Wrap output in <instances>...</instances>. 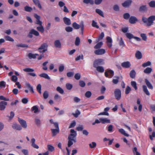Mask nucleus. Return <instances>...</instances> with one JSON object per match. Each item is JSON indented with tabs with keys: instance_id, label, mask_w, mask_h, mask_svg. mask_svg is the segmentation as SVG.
Segmentation results:
<instances>
[{
	"instance_id": "33",
	"label": "nucleus",
	"mask_w": 155,
	"mask_h": 155,
	"mask_svg": "<svg viewBox=\"0 0 155 155\" xmlns=\"http://www.w3.org/2000/svg\"><path fill=\"white\" fill-rule=\"evenodd\" d=\"M136 72L134 70H132L130 72V77L132 78H134L136 75Z\"/></svg>"
},
{
	"instance_id": "48",
	"label": "nucleus",
	"mask_w": 155,
	"mask_h": 155,
	"mask_svg": "<svg viewBox=\"0 0 155 155\" xmlns=\"http://www.w3.org/2000/svg\"><path fill=\"white\" fill-rule=\"evenodd\" d=\"M131 90V88L129 86H127L125 90V93L126 94L129 93Z\"/></svg>"
},
{
	"instance_id": "32",
	"label": "nucleus",
	"mask_w": 155,
	"mask_h": 155,
	"mask_svg": "<svg viewBox=\"0 0 155 155\" xmlns=\"http://www.w3.org/2000/svg\"><path fill=\"white\" fill-rule=\"evenodd\" d=\"M83 2L86 4L90 3V4L93 5L94 4V0H83Z\"/></svg>"
},
{
	"instance_id": "11",
	"label": "nucleus",
	"mask_w": 155,
	"mask_h": 155,
	"mask_svg": "<svg viewBox=\"0 0 155 155\" xmlns=\"http://www.w3.org/2000/svg\"><path fill=\"white\" fill-rule=\"evenodd\" d=\"M18 121L20 124L24 128H26L27 127V125L25 121L18 118Z\"/></svg>"
},
{
	"instance_id": "30",
	"label": "nucleus",
	"mask_w": 155,
	"mask_h": 155,
	"mask_svg": "<svg viewBox=\"0 0 155 155\" xmlns=\"http://www.w3.org/2000/svg\"><path fill=\"white\" fill-rule=\"evenodd\" d=\"M152 71V69L150 68H147L145 70H144L143 72H144L147 74H150Z\"/></svg>"
},
{
	"instance_id": "53",
	"label": "nucleus",
	"mask_w": 155,
	"mask_h": 155,
	"mask_svg": "<svg viewBox=\"0 0 155 155\" xmlns=\"http://www.w3.org/2000/svg\"><path fill=\"white\" fill-rule=\"evenodd\" d=\"M5 38L6 40L7 41L12 42H13L14 41V39L12 38L11 37L8 36H5Z\"/></svg>"
},
{
	"instance_id": "37",
	"label": "nucleus",
	"mask_w": 155,
	"mask_h": 155,
	"mask_svg": "<svg viewBox=\"0 0 155 155\" xmlns=\"http://www.w3.org/2000/svg\"><path fill=\"white\" fill-rule=\"evenodd\" d=\"M31 110L32 111H34V113H37L38 110V107L37 106L35 105L33 106L31 108Z\"/></svg>"
},
{
	"instance_id": "41",
	"label": "nucleus",
	"mask_w": 155,
	"mask_h": 155,
	"mask_svg": "<svg viewBox=\"0 0 155 155\" xmlns=\"http://www.w3.org/2000/svg\"><path fill=\"white\" fill-rule=\"evenodd\" d=\"M149 6L151 8H155V1H152L149 3Z\"/></svg>"
},
{
	"instance_id": "45",
	"label": "nucleus",
	"mask_w": 155,
	"mask_h": 155,
	"mask_svg": "<svg viewBox=\"0 0 155 155\" xmlns=\"http://www.w3.org/2000/svg\"><path fill=\"white\" fill-rule=\"evenodd\" d=\"M80 39L79 37H76L75 42V44L76 46H78L80 44Z\"/></svg>"
},
{
	"instance_id": "39",
	"label": "nucleus",
	"mask_w": 155,
	"mask_h": 155,
	"mask_svg": "<svg viewBox=\"0 0 155 155\" xmlns=\"http://www.w3.org/2000/svg\"><path fill=\"white\" fill-rule=\"evenodd\" d=\"M125 35L127 38L130 39L133 38L134 37L133 35L129 33H127Z\"/></svg>"
},
{
	"instance_id": "34",
	"label": "nucleus",
	"mask_w": 155,
	"mask_h": 155,
	"mask_svg": "<svg viewBox=\"0 0 155 155\" xmlns=\"http://www.w3.org/2000/svg\"><path fill=\"white\" fill-rule=\"evenodd\" d=\"M119 132L124 135L126 136H129V135L126 133L125 130L123 129H120L119 130Z\"/></svg>"
},
{
	"instance_id": "52",
	"label": "nucleus",
	"mask_w": 155,
	"mask_h": 155,
	"mask_svg": "<svg viewBox=\"0 0 155 155\" xmlns=\"http://www.w3.org/2000/svg\"><path fill=\"white\" fill-rule=\"evenodd\" d=\"M92 94L91 93L90 91H87L85 94V97L87 98H90Z\"/></svg>"
},
{
	"instance_id": "1",
	"label": "nucleus",
	"mask_w": 155,
	"mask_h": 155,
	"mask_svg": "<svg viewBox=\"0 0 155 155\" xmlns=\"http://www.w3.org/2000/svg\"><path fill=\"white\" fill-rule=\"evenodd\" d=\"M142 20L143 22L145 24L146 26L150 27L153 25V21L155 20V16H151L148 18L143 16L142 18Z\"/></svg>"
},
{
	"instance_id": "51",
	"label": "nucleus",
	"mask_w": 155,
	"mask_h": 155,
	"mask_svg": "<svg viewBox=\"0 0 155 155\" xmlns=\"http://www.w3.org/2000/svg\"><path fill=\"white\" fill-rule=\"evenodd\" d=\"M64 69V66L63 64L60 65L58 68L59 71L60 72H62Z\"/></svg>"
},
{
	"instance_id": "4",
	"label": "nucleus",
	"mask_w": 155,
	"mask_h": 155,
	"mask_svg": "<svg viewBox=\"0 0 155 155\" xmlns=\"http://www.w3.org/2000/svg\"><path fill=\"white\" fill-rule=\"evenodd\" d=\"M104 64V60L102 59H98L95 60L93 63V67L96 68L98 65Z\"/></svg>"
},
{
	"instance_id": "22",
	"label": "nucleus",
	"mask_w": 155,
	"mask_h": 155,
	"mask_svg": "<svg viewBox=\"0 0 155 155\" xmlns=\"http://www.w3.org/2000/svg\"><path fill=\"white\" fill-rule=\"evenodd\" d=\"M35 4L40 9L42 8V6L39 0H32Z\"/></svg>"
},
{
	"instance_id": "58",
	"label": "nucleus",
	"mask_w": 155,
	"mask_h": 155,
	"mask_svg": "<svg viewBox=\"0 0 155 155\" xmlns=\"http://www.w3.org/2000/svg\"><path fill=\"white\" fill-rule=\"evenodd\" d=\"M92 25L93 27H95L97 28H99V26L97 25V23L93 20L92 22Z\"/></svg>"
},
{
	"instance_id": "13",
	"label": "nucleus",
	"mask_w": 155,
	"mask_h": 155,
	"mask_svg": "<svg viewBox=\"0 0 155 155\" xmlns=\"http://www.w3.org/2000/svg\"><path fill=\"white\" fill-rule=\"evenodd\" d=\"M145 82L147 86L149 89L152 90L153 89V85L148 79H145Z\"/></svg>"
},
{
	"instance_id": "5",
	"label": "nucleus",
	"mask_w": 155,
	"mask_h": 155,
	"mask_svg": "<svg viewBox=\"0 0 155 155\" xmlns=\"http://www.w3.org/2000/svg\"><path fill=\"white\" fill-rule=\"evenodd\" d=\"M48 45L46 43H44L41 45L38 48L39 51L41 53H43L47 51Z\"/></svg>"
},
{
	"instance_id": "31",
	"label": "nucleus",
	"mask_w": 155,
	"mask_h": 155,
	"mask_svg": "<svg viewBox=\"0 0 155 155\" xmlns=\"http://www.w3.org/2000/svg\"><path fill=\"white\" fill-rule=\"evenodd\" d=\"M95 68H96L97 70L99 72L103 73L104 71V68L102 66H98Z\"/></svg>"
},
{
	"instance_id": "35",
	"label": "nucleus",
	"mask_w": 155,
	"mask_h": 155,
	"mask_svg": "<svg viewBox=\"0 0 155 155\" xmlns=\"http://www.w3.org/2000/svg\"><path fill=\"white\" fill-rule=\"evenodd\" d=\"M103 43L102 42H100L98 43L95 46H94L95 49H98L100 48L103 45Z\"/></svg>"
},
{
	"instance_id": "12",
	"label": "nucleus",
	"mask_w": 155,
	"mask_h": 155,
	"mask_svg": "<svg viewBox=\"0 0 155 155\" xmlns=\"http://www.w3.org/2000/svg\"><path fill=\"white\" fill-rule=\"evenodd\" d=\"M7 104V103L5 101H2L0 102V110H4L5 108V106Z\"/></svg>"
},
{
	"instance_id": "61",
	"label": "nucleus",
	"mask_w": 155,
	"mask_h": 155,
	"mask_svg": "<svg viewBox=\"0 0 155 155\" xmlns=\"http://www.w3.org/2000/svg\"><path fill=\"white\" fill-rule=\"evenodd\" d=\"M79 84L81 87H84L85 85V83L83 81H79Z\"/></svg>"
},
{
	"instance_id": "62",
	"label": "nucleus",
	"mask_w": 155,
	"mask_h": 155,
	"mask_svg": "<svg viewBox=\"0 0 155 155\" xmlns=\"http://www.w3.org/2000/svg\"><path fill=\"white\" fill-rule=\"evenodd\" d=\"M81 77L80 74L79 73H77L74 75V78L77 80H79Z\"/></svg>"
},
{
	"instance_id": "49",
	"label": "nucleus",
	"mask_w": 155,
	"mask_h": 155,
	"mask_svg": "<svg viewBox=\"0 0 155 155\" xmlns=\"http://www.w3.org/2000/svg\"><path fill=\"white\" fill-rule=\"evenodd\" d=\"M151 64V63L149 61H148L146 63H145L143 64L142 65V66L143 67L145 68L147 67V66H150Z\"/></svg>"
},
{
	"instance_id": "64",
	"label": "nucleus",
	"mask_w": 155,
	"mask_h": 155,
	"mask_svg": "<svg viewBox=\"0 0 155 155\" xmlns=\"http://www.w3.org/2000/svg\"><path fill=\"white\" fill-rule=\"evenodd\" d=\"M130 17V15L128 13H126L124 14L123 15L124 18L126 19H128Z\"/></svg>"
},
{
	"instance_id": "16",
	"label": "nucleus",
	"mask_w": 155,
	"mask_h": 155,
	"mask_svg": "<svg viewBox=\"0 0 155 155\" xmlns=\"http://www.w3.org/2000/svg\"><path fill=\"white\" fill-rule=\"evenodd\" d=\"M137 21V19L134 16H131L130 18L129 19V21L131 24H134L136 23V21Z\"/></svg>"
},
{
	"instance_id": "21",
	"label": "nucleus",
	"mask_w": 155,
	"mask_h": 155,
	"mask_svg": "<svg viewBox=\"0 0 155 155\" xmlns=\"http://www.w3.org/2000/svg\"><path fill=\"white\" fill-rule=\"evenodd\" d=\"M143 90L144 93L147 95L149 96L150 93L148 91L147 87L145 85H143L142 86Z\"/></svg>"
},
{
	"instance_id": "36",
	"label": "nucleus",
	"mask_w": 155,
	"mask_h": 155,
	"mask_svg": "<svg viewBox=\"0 0 155 155\" xmlns=\"http://www.w3.org/2000/svg\"><path fill=\"white\" fill-rule=\"evenodd\" d=\"M56 90L61 94H63L64 93L63 90L60 87H57Z\"/></svg>"
},
{
	"instance_id": "20",
	"label": "nucleus",
	"mask_w": 155,
	"mask_h": 155,
	"mask_svg": "<svg viewBox=\"0 0 155 155\" xmlns=\"http://www.w3.org/2000/svg\"><path fill=\"white\" fill-rule=\"evenodd\" d=\"M147 8L146 5H143L141 6L139 8V11L141 12H144L147 11Z\"/></svg>"
},
{
	"instance_id": "50",
	"label": "nucleus",
	"mask_w": 155,
	"mask_h": 155,
	"mask_svg": "<svg viewBox=\"0 0 155 155\" xmlns=\"http://www.w3.org/2000/svg\"><path fill=\"white\" fill-rule=\"evenodd\" d=\"M119 45L120 46H122V47H124L125 46V45L123 41V40L122 38H120V40L119 41Z\"/></svg>"
},
{
	"instance_id": "40",
	"label": "nucleus",
	"mask_w": 155,
	"mask_h": 155,
	"mask_svg": "<svg viewBox=\"0 0 155 155\" xmlns=\"http://www.w3.org/2000/svg\"><path fill=\"white\" fill-rule=\"evenodd\" d=\"M31 31L32 34L36 36H38L39 35V32L35 30L34 29H31Z\"/></svg>"
},
{
	"instance_id": "46",
	"label": "nucleus",
	"mask_w": 155,
	"mask_h": 155,
	"mask_svg": "<svg viewBox=\"0 0 155 155\" xmlns=\"http://www.w3.org/2000/svg\"><path fill=\"white\" fill-rule=\"evenodd\" d=\"M72 85L70 83H67L66 84V87L68 90H71L72 88Z\"/></svg>"
},
{
	"instance_id": "28",
	"label": "nucleus",
	"mask_w": 155,
	"mask_h": 155,
	"mask_svg": "<svg viewBox=\"0 0 155 155\" xmlns=\"http://www.w3.org/2000/svg\"><path fill=\"white\" fill-rule=\"evenodd\" d=\"M39 54H33L31 53H29L28 54V57L30 59L32 58L35 59L36 58V56H38Z\"/></svg>"
},
{
	"instance_id": "26",
	"label": "nucleus",
	"mask_w": 155,
	"mask_h": 155,
	"mask_svg": "<svg viewBox=\"0 0 155 155\" xmlns=\"http://www.w3.org/2000/svg\"><path fill=\"white\" fill-rule=\"evenodd\" d=\"M135 57L138 59L141 58L142 55L141 53L139 51H137L135 54Z\"/></svg>"
},
{
	"instance_id": "6",
	"label": "nucleus",
	"mask_w": 155,
	"mask_h": 155,
	"mask_svg": "<svg viewBox=\"0 0 155 155\" xmlns=\"http://www.w3.org/2000/svg\"><path fill=\"white\" fill-rule=\"evenodd\" d=\"M114 94L115 98L117 100L120 99L121 97V92L119 89H116L114 91Z\"/></svg>"
},
{
	"instance_id": "57",
	"label": "nucleus",
	"mask_w": 155,
	"mask_h": 155,
	"mask_svg": "<svg viewBox=\"0 0 155 155\" xmlns=\"http://www.w3.org/2000/svg\"><path fill=\"white\" fill-rule=\"evenodd\" d=\"M23 71L26 72H31L34 71V70L32 68H26L23 69Z\"/></svg>"
},
{
	"instance_id": "38",
	"label": "nucleus",
	"mask_w": 155,
	"mask_h": 155,
	"mask_svg": "<svg viewBox=\"0 0 155 155\" xmlns=\"http://www.w3.org/2000/svg\"><path fill=\"white\" fill-rule=\"evenodd\" d=\"M131 86L134 88V89L136 90L137 87V83L135 81H132L131 82Z\"/></svg>"
},
{
	"instance_id": "29",
	"label": "nucleus",
	"mask_w": 155,
	"mask_h": 155,
	"mask_svg": "<svg viewBox=\"0 0 155 155\" xmlns=\"http://www.w3.org/2000/svg\"><path fill=\"white\" fill-rule=\"evenodd\" d=\"M95 12L100 16L102 17H104V13L101 10L97 8L95 10Z\"/></svg>"
},
{
	"instance_id": "24",
	"label": "nucleus",
	"mask_w": 155,
	"mask_h": 155,
	"mask_svg": "<svg viewBox=\"0 0 155 155\" xmlns=\"http://www.w3.org/2000/svg\"><path fill=\"white\" fill-rule=\"evenodd\" d=\"M100 120L101 122L103 124L105 123H110V120L107 119L106 118H100Z\"/></svg>"
},
{
	"instance_id": "55",
	"label": "nucleus",
	"mask_w": 155,
	"mask_h": 155,
	"mask_svg": "<svg viewBox=\"0 0 155 155\" xmlns=\"http://www.w3.org/2000/svg\"><path fill=\"white\" fill-rule=\"evenodd\" d=\"M48 150L51 152H52L54 150V147L51 145H48Z\"/></svg>"
},
{
	"instance_id": "18",
	"label": "nucleus",
	"mask_w": 155,
	"mask_h": 155,
	"mask_svg": "<svg viewBox=\"0 0 155 155\" xmlns=\"http://www.w3.org/2000/svg\"><path fill=\"white\" fill-rule=\"evenodd\" d=\"M63 21L64 23L67 25H70L71 24L70 19L66 17H64L63 18Z\"/></svg>"
},
{
	"instance_id": "27",
	"label": "nucleus",
	"mask_w": 155,
	"mask_h": 155,
	"mask_svg": "<svg viewBox=\"0 0 155 155\" xmlns=\"http://www.w3.org/2000/svg\"><path fill=\"white\" fill-rule=\"evenodd\" d=\"M51 131L53 136H55L59 132V129H51Z\"/></svg>"
},
{
	"instance_id": "14",
	"label": "nucleus",
	"mask_w": 155,
	"mask_h": 155,
	"mask_svg": "<svg viewBox=\"0 0 155 155\" xmlns=\"http://www.w3.org/2000/svg\"><path fill=\"white\" fill-rule=\"evenodd\" d=\"M68 147H70L73 144V142H74L75 143L76 142V140L75 139H71V138L70 137L68 138Z\"/></svg>"
},
{
	"instance_id": "3",
	"label": "nucleus",
	"mask_w": 155,
	"mask_h": 155,
	"mask_svg": "<svg viewBox=\"0 0 155 155\" xmlns=\"http://www.w3.org/2000/svg\"><path fill=\"white\" fill-rule=\"evenodd\" d=\"M72 25L73 28L75 29H78L81 28L82 34H83L84 29V24L83 21H81L80 22V25L74 22L72 24Z\"/></svg>"
},
{
	"instance_id": "44",
	"label": "nucleus",
	"mask_w": 155,
	"mask_h": 155,
	"mask_svg": "<svg viewBox=\"0 0 155 155\" xmlns=\"http://www.w3.org/2000/svg\"><path fill=\"white\" fill-rule=\"evenodd\" d=\"M24 9L25 11L27 12H31L32 10V8L31 7L28 6H25Z\"/></svg>"
},
{
	"instance_id": "19",
	"label": "nucleus",
	"mask_w": 155,
	"mask_h": 155,
	"mask_svg": "<svg viewBox=\"0 0 155 155\" xmlns=\"http://www.w3.org/2000/svg\"><path fill=\"white\" fill-rule=\"evenodd\" d=\"M121 65L122 67L126 68H129L131 65L130 63L128 61L123 62L122 63Z\"/></svg>"
},
{
	"instance_id": "54",
	"label": "nucleus",
	"mask_w": 155,
	"mask_h": 155,
	"mask_svg": "<svg viewBox=\"0 0 155 155\" xmlns=\"http://www.w3.org/2000/svg\"><path fill=\"white\" fill-rule=\"evenodd\" d=\"M48 96L49 94L48 92L47 91H45L43 94L44 98L46 99L48 98Z\"/></svg>"
},
{
	"instance_id": "7",
	"label": "nucleus",
	"mask_w": 155,
	"mask_h": 155,
	"mask_svg": "<svg viewBox=\"0 0 155 155\" xmlns=\"http://www.w3.org/2000/svg\"><path fill=\"white\" fill-rule=\"evenodd\" d=\"M132 2V0H127L122 3V5L124 8H128L131 6Z\"/></svg>"
},
{
	"instance_id": "23",
	"label": "nucleus",
	"mask_w": 155,
	"mask_h": 155,
	"mask_svg": "<svg viewBox=\"0 0 155 155\" xmlns=\"http://www.w3.org/2000/svg\"><path fill=\"white\" fill-rule=\"evenodd\" d=\"M12 128L14 129L17 130H21L22 129V127L19 125L17 124H14L12 125Z\"/></svg>"
},
{
	"instance_id": "56",
	"label": "nucleus",
	"mask_w": 155,
	"mask_h": 155,
	"mask_svg": "<svg viewBox=\"0 0 155 155\" xmlns=\"http://www.w3.org/2000/svg\"><path fill=\"white\" fill-rule=\"evenodd\" d=\"M18 78L15 75H12L11 78V80L12 81L14 82H15L17 81Z\"/></svg>"
},
{
	"instance_id": "47",
	"label": "nucleus",
	"mask_w": 155,
	"mask_h": 155,
	"mask_svg": "<svg viewBox=\"0 0 155 155\" xmlns=\"http://www.w3.org/2000/svg\"><path fill=\"white\" fill-rule=\"evenodd\" d=\"M41 86L40 84H38L36 87L37 90V91L40 94H41Z\"/></svg>"
},
{
	"instance_id": "9",
	"label": "nucleus",
	"mask_w": 155,
	"mask_h": 155,
	"mask_svg": "<svg viewBox=\"0 0 155 155\" xmlns=\"http://www.w3.org/2000/svg\"><path fill=\"white\" fill-rule=\"evenodd\" d=\"M70 132L71 134L69 135L68 138L70 137L72 139H75L77 136V134L76 131L74 129H71V130Z\"/></svg>"
},
{
	"instance_id": "17",
	"label": "nucleus",
	"mask_w": 155,
	"mask_h": 155,
	"mask_svg": "<svg viewBox=\"0 0 155 155\" xmlns=\"http://www.w3.org/2000/svg\"><path fill=\"white\" fill-rule=\"evenodd\" d=\"M35 138H33L31 140V146L35 148L38 149L39 148L38 146L35 143Z\"/></svg>"
},
{
	"instance_id": "10",
	"label": "nucleus",
	"mask_w": 155,
	"mask_h": 155,
	"mask_svg": "<svg viewBox=\"0 0 155 155\" xmlns=\"http://www.w3.org/2000/svg\"><path fill=\"white\" fill-rule=\"evenodd\" d=\"M94 52L97 55H101L104 54L105 51L104 49H101L95 50Z\"/></svg>"
},
{
	"instance_id": "15",
	"label": "nucleus",
	"mask_w": 155,
	"mask_h": 155,
	"mask_svg": "<svg viewBox=\"0 0 155 155\" xmlns=\"http://www.w3.org/2000/svg\"><path fill=\"white\" fill-rule=\"evenodd\" d=\"M55 47L58 48H61V43L59 40H56L54 42Z\"/></svg>"
},
{
	"instance_id": "63",
	"label": "nucleus",
	"mask_w": 155,
	"mask_h": 155,
	"mask_svg": "<svg viewBox=\"0 0 155 155\" xmlns=\"http://www.w3.org/2000/svg\"><path fill=\"white\" fill-rule=\"evenodd\" d=\"M140 36L142 37V39L144 41H146L147 39V37L146 35L145 34H140Z\"/></svg>"
},
{
	"instance_id": "60",
	"label": "nucleus",
	"mask_w": 155,
	"mask_h": 155,
	"mask_svg": "<svg viewBox=\"0 0 155 155\" xmlns=\"http://www.w3.org/2000/svg\"><path fill=\"white\" fill-rule=\"evenodd\" d=\"M89 146L91 148L95 147L96 146V143L95 142H92L91 143L89 144Z\"/></svg>"
},
{
	"instance_id": "2",
	"label": "nucleus",
	"mask_w": 155,
	"mask_h": 155,
	"mask_svg": "<svg viewBox=\"0 0 155 155\" xmlns=\"http://www.w3.org/2000/svg\"><path fill=\"white\" fill-rule=\"evenodd\" d=\"M34 16L36 19L35 23L39 25V26L37 27V29L41 33H43L44 31V29L42 25V23L40 20V17L37 14H35Z\"/></svg>"
},
{
	"instance_id": "25",
	"label": "nucleus",
	"mask_w": 155,
	"mask_h": 155,
	"mask_svg": "<svg viewBox=\"0 0 155 155\" xmlns=\"http://www.w3.org/2000/svg\"><path fill=\"white\" fill-rule=\"evenodd\" d=\"M39 76L43 78L48 80H50V78L48 75L45 73L41 74L39 75Z\"/></svg>"
},
{
	"instance_id": "8",
	"label": "nucleus",
	"mask_w": 155,
	"mask_h": 155,
	"mask_svg": "<svg viewBox=\"0 0 155 155\" xmlns=\"http://www.w3.org/2000/svg\"><path fill=\"white\" fill-rule=\"evenodd\" d=\"M106 77L111 78L114 75V72L111 70H108L104 73Z\"/></svg>"
},
{
	"instance_id": "42",
	"label": "nucleus",
	"mask_w": 155,
	"mask_h": 155,
	"mask_svg": "<svg viewBox=\"0 0 155 155\" xmlns=\"http://www.w3.org/2000/svg\"><path fill=\"white\" fill-rule=\"evenodd\" d=\"M104 37V34L103 32H101L99 37L96 40V42H98L100 40L102 39Z\"/></svg>"
},
{
	"instance_id": "59",
	"label": "nucleus",
	"mask_w": 155,
	"mask_h": 155,
	"mask_svg": "<svg viewBox=\"0 0 155 155\" xmlns=\"http://www.w3.org/2000/svg\"><path fill=\"white\" fill-rule=\"evenodd\" d=\"M65 30L67 32H71L72 31L73 28L70 27H67L65 28Z\"/></svg>"
},
{
	"instance_id": "43",
	"label": "nucleus",
	"mask_w": 155,
	"mask_h": 155,
	"mask_svg": "<svg viewBox=\"0 0 155 155\" xmlns=\"http://www.w3.org/2000/svg\"><path fill=\"white\" fill-rule=\"evenodd\" d=\"M114 78H116V79H114L112 80L113 83L115 84H117L119 81V77H114Z\"/></svg>"
}]
</instances>
